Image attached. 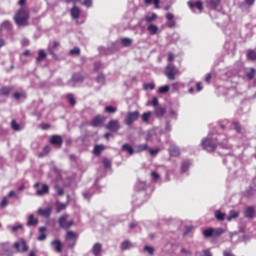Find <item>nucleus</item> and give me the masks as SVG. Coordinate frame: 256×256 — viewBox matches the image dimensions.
Wrapping results in <instances>:
<instances>
[{"label":"nucleus","mask_w":256,"mask_h":256,"mask_svg":"<svg viewBox=\"0 0 256 256\" xmlns=\"http://www.w3.org/2000/svg\"><path fill=\"white\" fill-rule=\"evenodd\" d=\"M147 149H149V146L147 144H140L137 146V153L147 151Z\"/></svg>","instance_id":"nucleus-46"},{"label":"nucleus","mask_w":256,"mask_h":256,"mask_svg":"<svg viewBox=\"0 0 256 256\" xmlns=\"http://www.w3.org/2000/svg\"><path fill=\"white\" fill-rule=\"evenodd\" d=\"M7 229L11 231V233H17V231L23 229V224L8 225Z\"/></svg>","instance_id":"nucleus-19"},{"label":"nucleus","mask_w":256,"mask_h":256,"mask_svg":"<svg viewBox=\"0 0 256 256\" xmlns=\"http://www.w3.org/2000/svg\"><path fill=\"white\" fill-rule=\"evenodd\" d=\"M47 57V53H45V50H39L38 51V57L36 58V61L40 62L43 61Z\"/></svg>","instance_id":"nucleus-37"},{"label":"nucleus","mask_w":256,"mask_h":256,"mask_svg":"<svg viewBox=\"0 0 256 256\" xmlns=\"http://www.w3.org/2000/svg\"><path fill=\"white\" fill-rule=\"evenodd\" d=\"M70 55H81V49L79 47H75L74 49L70 50Z\"/></svg>","instance_id":"nucleus-55"},{"label":"nucleus","mask_w":256,"mask_h":256,"mask_svg":"<svg viewBox=\"0 0 256 256\" xmlns=\"http://www.w3.org/2000/svg\"><path fill=\"white\" fill-rule=\"evenodd\" d=\"M232 127L237 131V133H241V125H239V123L233 122Z\"/></svg>","instance_id":"nucleus-59"},{"label":"nucleus","mask_w":256,"mask_h":256,"mask_svg":"<svg viewBox=\"0 0 256 256\" xmlns=\"http://www.w3.org/2000/svg\"><path fill=\"white\" fill-rule=\"evenodd\" d=\"M104 150H105L104 145H96L94 147L93 153H94V155H101V152H103Z\"/></svg>","instance_id":"nucleus-32"},{"label":"nucleus","mask_w":256,"mask_h":256,"mask_svg":"<svg viewBox=\"0 0 256 256\" xmlns=\"http://www.w3.org/2000/svg\"><path fill=\"white\" fill-rule=\"evenodd\" d=\"M101 251H103V245H101V243L94 244L92 248L93 255L95 256L101 255Z\"/></svg>","instance_id":"nucleus-17"},{"label":"nucleus","mask_w":256,"mask_h":256,"mask_svg":"<svg viewBox=\"0 0 256 256\" xmlns=\"http://www.w3.org/2000/svg\"><path fill=\"white\" fill-rule=\"evenodd\" d=\"M147 29L150 35H157V32L159 31V28L155 24H150Z\"/></svg>","instance_id":"nucleus-29"},{"label":"nucleus","mask_w":256,"mask_h":256,"mask_svg":"<svg viewBox=\"0 0 256 256\" xmlns=\"http://www.w3.org/2000/svg\"><path fill=\"white\" fill-rule=\"evenodd\" d=\"M121 43L124 47H131V45H133V40L130 38H122Z\"/></svg>","instance_id":"nucleus-33"},{"label":"nucleus","mask_w":256,"mask_h":256,"mask_svg":"<svg viewBox=\"0 0 256 256\" xmlns=\"http://www.w3.org/2000/svg\"><path fill=\"white\" fill-rule=\"evenodd\" d=\"M221 4V0H206V5L209 9L215 11L217 7Z\"/></svg>","instance_id":"nucleus-14"},{"label":"nucleus","mask_w":256,"mask_h":256,"mask_svg":"<svg viewBox=\"0 0 256 256\" xmlns=\"http://www.w3.org/2000/svg\"><path fill=\"white\" fill-rule=\"evenodd\" d=\"M143 89L145 90V91H153V89H155V83H144L143 84Z\"/></svg>","instance_id":"nucleus-40"},{"label":"nucleus","mask_w":256,"mask_h":256,"mask_svg":"<svg viewBox=\"0 0 256 256\" xmlns=\"http://www.w3.org/2000/svg\"><path fill=\"white\" fill-rule=\"evenodd\" d=\"M156 20H157V14H155V13L148 14V15L145 17L146 23H153V21H156Z\"/></svg>","instance_id":"nucleus-31"},{"label":"nucleus","mask_w":256,"mask_h":256,"mask_svg":"<svg viewBox=\"0 0 256 256\" xmlns=\"http://www.w3.org/2000/svg\"><path fill=\"white\" fill-rule=\"evenodd\" d=\"M175 25H176L175 20H168L167 27H169L170 29H173Z\"/></svg>","instance_id":"nucleus-64"},{"label":"nucleus","mask_w":256,"mask_h":256,"mask_svg":"<svg viewBox=\"0 0 256 256\" xmlns=\"http://www.w3.org/2000/svg\"><path fill=\"white\" fill-rule=\"evenodd\" d=\"M203 235L206 239H209V237H213V228L204 230Z\"/></svg>","instance_id":"nucleus-42"},{"label":"nucleus","mask_w":256,"mask_h":256,"mask_svg":"<svg viewBox=\"0 0 256 256\" xmlns=\"http://www.w3.org/2000/svg\"><path fill=\"white\" fill-rule=\"evenodd\" d=\"M145 187H146L145 182H138V183L136 184V186H135V189H136L137 191H143V190L145 189Z\"/></svg>","instance_id":"nucleus-48"},{"label":"nucleus","mask_w":256,"mask_h":256,"mask_svg":"<svg viewBox=\"0 0 256 256\" xmlns=\"http://www.w3.org/2000/svg\"><path fill=\"white\" fill-rule=\"evenodd\" d=\"M137 119H139V111L129 112L126 116L125 124L131 126Z\"/></svg>","instance_id":"nucleus-7"},{"label":"nucleus","mask_w":256,"mask_h":256,"mask_svg":"<svg viewBox=\"0 0 256 256\" xmlns=\"http://www.w3.org/2000/svg\"><path fill=\"white\" fill-rule=\"evenodd\" d=\"M67 99H68L70 105H72V106L75 105L76 101H75V97L73 96V94H68Z\"/></svg>","instance_id":"nucleus-56"},{"label":"nucleus","mask_w":256,"mask_h":256,"mask_svg":"<svg viewBox=\"0 0 256 256\" xmlns=\"http://www.w3.org/2000/svg\"><path fill=\"white\" fill-rule=\"evenodd\" d=\"M66 241H77V234L73 231L66 233Z\"/></svg>","instance_id":"nucleus-25"},{"label":"nucleus","mask_w":256,"mask_h":256,"mask_svg":"<svg viewBox=\"0 0 256 256\" xmlns=\"http://www.w3.org/2000/svg\"><path fill=\"white\" fill-rule=\"evenodd\" d=\"M27 227H37L39 225V219L35 218V215L30 214L26 223Z\"/></svg>","instance_id":"nucleus-11"},{"label":"nucleus","mask_w":256,"mask_h":256,"mask_svg":"<svg viewBox=\"0 0 256 256\" xmlns=\"http://www.w3.org/2000/svg\"><path fill=\"white\" fill-rule=\"evenodd\" d=\"M45 231H47L46 227H40L39 232L41 235L38 237V241H45L47 239V234H45Z\"/></svg>","instance_id":"nucleus-27"},{"label":"nucleus","mask_w":256,"mask_h":256,"mask_svg":"<svg viewBox=\"0 0 256 256\" xmlns=\"http://www.w3.org/2000/svg\"><path fill=\"white\" fill-rule=\"evenodd\" d=\"M105 111H106V113H117V107H115V106H106Z\"/></svg>","instance_id":"nucleus-50"},{"label":"nucleus","mask_w":256,"mask_h":256,"mask_svg":"<svg viewBox=\"0 0 256 256\" xmlns=\"http://www.w3.org/2000/svg\"><path fill=\"white\" fill-rule=\"evenodd\" d=\"M3 255L4 256H13V251L9 248H5Z\"/></svg>","instance_id":"nucleus-62"},{"label":"nucleus","mask_w":256,"mask_h":256,"mask_svg":"<svg viewBox=\"0 0 256 256\" xmlns=\"http://www.w3.org/2000/svg\"><path fill=\"white\" fill-rule=\"evenodd\" d=\"M68 219V214H64L59 218L58 223L62 229H70V227H73V220Z\"/></svg>","instance_id":"nucleus-4"},{"label":"nucleus","mask_w":256,"mask_h":256,"mask_svg":"<svg viewBox=\"0 0 256 256\" xmlns=\"http://www.w3.org/2000/svg\"><path fill=\"white\" fill-rule=\"evenodd\" d=\"M10 93H11V89L9 87H2L0 89V95H3L4 97H9Z\"/></svg>","instance_id":"nucleus-36"},{"label":"nucleus","mask_w":256,"mask_h":256,"mask_svg":"<svg viewBox=\"0 0 256 256\" xmlns=\"http://www.w3.org/2000/svg\"><path fill=\"white\" fill-rule=\"evenodd\" d=\"M166 112L167 110L161 106H157L154 111L156 117H163V115H165Z\"/></svg>","instance_id":"nucleus-21"},{"label":"nucleus","mask_w":256,"mask_h":256,"mask_svg":"<svg viewBox=\"0 0 256 256\" xmlns=\"http://www.w3.org/2000/svg\"><path fill=\"white\" fill-rule=\"evenodd\" d=\"M237 217H239V212L232 210L227 219L231 221L232 219H237Z\"/></svg>","instance_id":"nucleus-43"},{"label":"nucleus","mask_w":256,"mask_h":256,"mask_svg":"<svg viewBox=\"0 0 256 256\" xmlns=\"http://www.w3.org/2000/svg\"><path fill=\"white\" fill-rule=\"evenodd\" d=\"M67 3H81V5H84V7H92L93 6V0H67Z\"/></svg>","instance_id":"nucleus-15"},{"label":"nucleus","mask_w":256,"mask_h":256,"mask_svg":"<svg viewBox=\"0 0 256 256\" xmlns=\"http://www.w3.org/2000/svg\"><path fill=\"white\" fill-rule=\"evenodd\" d=\"M105 122V117L101 115H97L93 118L91 125L92 127H101L103 123Z\"/></svg>","instance_id":"nucleus-10"},{"label":"nucleus","mask_w":256,"mask_h":256,"mask_svg":"<svg viewBox=\"0 0 256 256\" xmlns=\"http://www.w3.org/2000/svg\"><path fill=\"white\" fill-rule=\"evenodd\" d=\"M189 167H191V162L189 160H185L184 162H182L181 172L187 173V171H189Z\"/></svg>","instance_id":"nucleus-26"},{"label":"nucleus","mask_w":256,"mask_h":256,"mask_svg":"<svg viewBox=\"0 0 256 256\" xmlns=\"http://www.w3.org/2000/svg\"><path fill=\"white\" fill-rule=\"evenodd\" d=\"M158 93H161V94L169 93V85L161 86V87L158 89Z\"/></svg>","instance_id":"nucleus-49"},{"label":"nucleus","mask_w":256,"mask_h":256,"mask_svg":"<svg viewBox=\"0 0 256 256\" xmlns=\"http://www.w3.org/2000/svg\"><path fill=\"white\" fill-rule=\"evenodd\" d=\"M11 128L13 129V131H21V129H23V126L17 124V121L12 120Z\"/></svg>","instance_id":"nucleus-39"},{"label":"nucleus","mask_w":256,"mask_h":256,"mask_svg":"<svg viewBox=\"0 0 256 256\" xmlns=\"http://www.w3.org/2000/svg\"><path fill=\"white\" fill-rule=\"evenodd\" d=\"M34 189H36L37 197H43L49 193V186L47 184H41L39 182L34 184Z\"/></svg>","instance_id":"nucleus-3"},{"label":"nucleus","mask_w":256,"mask_h":256,"mask_svg":"<svg viewBox=\"0 0 256 256\" xmlns=\"http://www.w3.org/2000/svg\"><path fill=\"white\" fill-rule=\"evenodd\" d=\"M49 142L51 145H55V147H61V145H63V137L59 135H52Z\"/></svg>","instance_id":"nucleus-9"},{"label":"nucleus","mask_w":256,"mask_h":256,"mask_svg":"<svg viewBox=\"0 0 256 256\" xmlns=\"http://www.w3.org/2000/svg\"><path fill=\"white\" fill-rule=\"evenodd\" d=\"M145 5H155V9H159L160 0H144Z\"/></svg>","instance_id":"nucleus-35"},{"label":"nucleus","mask_w":256,"mask_h":256,"mask_svg":"<svg viewBox=\"0 0 256 256\" xmlns=\"http://www.w3.org/2000/svg\"><path fill=\"white\" fill-rule=\"evenodd\" d=\"M7 205H9V200L7 199V197H4L0 203V207H2V209H5Z\"/></svg>","instance_id":"nucleus-57"},{"label":"nucleus","mask_w":256,"mask_h":256,"mask_svg":"<svg viewBox=\"0 0 256 256\" xmlns=\"http://www.w3.org/2000/svg\"><path fill=\"white\" fill-rule=\"evenodd\" d=\"M103 165L105 169H109L111 167V161L107 158L103 159Z\"/></svg>","instance_id":"nucleus-60"},{"label":"nucleus","mask_w":256,"mask_h":256,"mask_svg":"<svg viewBox=\"0 0 256 256\" xmlns=\"http://www.w3.org/2000/svg\"><path fill=\"white\" fill-rule=\"evenodd\" d=\"M150 118L151 112H145L144 114H142V120L144 121V123H147V121H149Z\"/></svg>","instance_id":"nucleus-53"},{"label":"nucleus","mask_w":256,"mask_h":256,"mask_svg":"<svg viewBox=\"0 0 256 256\" xmlns=\"http://www.w3.org/2000/svg\"><path fill=\"white\" fill-rule=\"evenodd\" d=\"M122 151H125L129 155H133V153H135V150L133 149V146H131L130 144H124L122 146Z\"/></svg>","instance_id":"nucleus-24"},{"label":"nucleus","mask_w":256,"mask_h":256,"mask_svg":"<svg viewBox=\"0 0 256 256\" xmlns=\"http://www.w3.org/2000/svg\"><path fill=\"white\" fill-rule=\"evenodd\" d=\"M51 153V146H45L43 152L39 154V157H44V155H49Z\"/></svg>","instance_id":"nucleus-47"},{"label":"nucleus","mask_w":256,"mask_h":256,"mask_svg":"<svg viewBox=\"0 0 256 256\" xmlns=\"http://www.w3.org/2000/svg\"><path fill=\"white\" fill-rule=\"evenodd\" d=\"M52 247H54L56 253H61L63 251V244L59 240H54L51 242Z\"/></svg>","instance_id":"nucleus-16"},{"label":"nucleus","mask_w":256,"mask_h":256,"mask_svg":"<svg viewBox=\"0 0 256 256\" xmlns=\"http://www.w3.org/2000/svg\"><path fill=\"white\" fill-rule=\"evenodd\" d=\"M14 21L18 27H27L29 25V9L20 8L14 16Z\"/></svg>","instance_id":"nucleus-2"},{"label":"nucleus","mask_w":256,"mask_h":256,"mask_svg":"<svg viewBox=\"0 0 256 256\" xmlns=\"http://www.w3.org/2000/svg\"><path fill=\"white\" fill-rule=\"evenodd\" d=\"M14 249H16L19 253H25L26 251H29V246H27V241L22 238L19 242L14 243Z\"/></svg>","instance_id":"nucleus-6"},{"label":"nucleus","mask_w":256,"mask_h":256,"mask_svg":"<svg viewBox=\"0 0 256 256\" xmlns=\"http://www.w3.org/2000/svg\"><path fill=\"white\" fill-rule=\"evenodd\" d=\"M106 129H108V131H112V133H117V130L121 129L119 120H110L106 125Z\"/></svg>","instance_id":"nucleus-8"},{"label":"nucleus","mask_w":256,"mask_h":256,"mask_svg":"<svg viewBox=\"0 0 256 256\" xmlns=\"http://www.w3.org/2000/svg\"><path fill=\"white\" fill-rule=\"evenodd\" d=\"M84 79H85V77H83V75H81V74L72 75V81H74V83H81L84 81Z\"/></svg>","instance_id":"nucleus-30"},{"label":"nucleus","mask_w":256,"mask_h":256,"mask_svg":"<svg viewBox=\"0 0 256 256\" xmlns=\"http://www.w3.org/2000/svg\"><path fill=\"white\" fill-rule=\"evenodd\" d=\"M57 47H59V42L57 41H54L52 45L48 47V52L50 55H52V57H55V49H57Z\"/></svg>","instance_id":"nucleus-20"},{"label":"nucleus","mask_w":256,"mask_h":256,"mask_svg":"<svg viewBox=\"0 0 256 256\" xmlns=\"http://www.w3.org/2000/svg\"><path fill=\"white\" fill-rule=\"evenodd\" d=\"M215 217L218 219V221H225V213L219 210L215 212Z\"/></svg>","instance_id":"nucleus-41"},{"label":"nucleus","mask_w":256,"mask_h":256,"mask_svg":"<svg viewBox=\"0 0 256 256\" xmlns=\"http://www.w3.org/2000/svg\"><path fill=\"white\" fill-rule=\"evenodd\" d=\"M70 15L71 17H73V19H77L78 17H80L81 15V9H79L78 7L74 6L71 11H70Z\"/></svg>","instance_id":"nucleus-18"},{"label":"nucleus","mask_w":256,"mask_h":256,"mask_svg":"<svg viewBox=\"0 0 256 256\" xmlns=\"http://www.w3.org/2000/svg\"><path fill=\"white\" fill-rule=\"evenodd\" d=\"M148 103L150 105H153V107H157L159 105V100L157 99V97H154L152 101H149Z\"/></svg>","instance_id":"nucleus-61"},{"label":"nucleus","mask_w":256,"mask_h":256,"mask_svg":"<svg viewBox=\"0 0 256 256\" xmlns=\"http://www.w3.org/2000/svg\"><path fill=\"white\" fill-rule=\"evenodd\" d=\"M188 7H190V9H198V11H200V13L203 11V2L201 1H196V2H193V1H189L188 2Z\"/></svg>","instance_id":"nucleus-13"},{"label":"nucleus","mask_w":256,"mask_h":256,"mask_svg":"<svg viewBox=\"0 0 256 256\" xmlns=\"http://www.w3.org/2000/svg\"><path fill=\"white\" fill-rule=\"evenodd\" d=\"M223 233V228L213 229V237H220V235H223Z\"/></svg>","instance_id":"nucleus-45"},{"label":"nucleus","mask_w":256,"mask_h":256,"mask_svg":"<svg viewBox=\"0 0 256 256\" xmlns=\"http://www.w3.org/2000/svg\"><path fill=\"white\" fill-rule=\"evenodd\" d=\"M246 57H247V59L249 61H255V59H256V52H255V50H248Z\"/></svg>","instance_id":"nucleus-34"},{"label":"nucleus","mask_w":256,"mask_h":256,"mask_svg":"<svg viewBox=\"0 0 256 256\" xmlns=\"http://www.w3.org/2000/svg\"><path fill=\"white\" fill-rule=\"evenodd\" d=\"M169 153H170L171 157H179L181 151L179 150L178 147L172 146V147L169 149Z\"/></svg>","instance_id":"nucleus-23"},{"label":"nucleus","mask_w":256,"mask_h":256,"mask_svg":"<svg viewBox=\"0 0 256 256\" xmlns=\"http://www.w3.org/2000/svg\"><path fill=\"white\" fill-rule=\"evenodd\" d=\"M254 215H255V207L248 206L244 208V217H246V219H253Z\"/></svg>","instance_id":"nucleus-12"},{"label":"nucleus","mask_w":256,"mask_h":256,"mask_svg":"<svg viewBox=\"0 0 256 256\" xmlns=\"http://www.w3.org/2000/svg\"><path fill=\"white\" fill-rule=\"evenodd\" d=\"M179 73V70H177V67L173 64H168L166 67L165 75L170 79V81L175 80V75Z\"/></svg>","instance_id":"nucleus-5"},{"label":"nucleus","mask_w":256,"mask_h":256,"mask_svg":"<svg viewBox=\"0 0 256 256\" xmlns=\"http://www.w3.org/2000/svg\"><path fill=\"white\" fill-rule=\"evenodd\" d=\"M38 214L41 215L42 217H50L51 215V208H40L38 209Z\"/></svg>","instance_id":"nucleus-22"},{"label":"nucleus","mask_w":256,"mask_h":256,"mask_svg":"<svg viewBox=\"0 0 256 256\" xmlns=\"http://www.w3.org/2000/svg\"><path fill=\"white\" fill-rule=\"evenodd\" d=\"M132 247H133V244L128 240L121 243V250L122 251H127V249H132Z\"/></svg>","instance_id":"nucleus-28"},{"label":"nucleus","mask_w":256,"mask_h":256,"mask_svg":"<svg viewBox=\"0 0 256 256\" xmlns=\"http://www.w3.org/2000/svg\"><path fill=\"white\" fill-rule=\"evenodd\" d=\"M96 82H98L100 85H105V75L104 74H99L96 77Z\"/></svg>","instance_id":"nucleus-44"},{"label":"nucleus","mask_w":256,"mask_h":256,"mask_svg":"<svg viewBox=\"0 0 256 256\" xmlns=\"http://www.w3.org/2000/svg\"><path fill=\"white\" fill-rule=\"evenodd\" d=\"M144 251H146L149 255H153L155 253V248H153L152 246L146 245L144 247Z\"/></svg>","instance_id":"nucleus-52"},{"label":"nucleus","mask_w":256,"mask_h":256,"mask_svg":"<svg viewBox=\"0 0 256 256\" xmlns=\"http://www.w3.org/2000/svg\"><path fill=\"white\" fill-rule=\"evenodd\" d=\"M14 99H16L17 101H19V99H21V97H25V93H21V92H16L13 95Z\"/></svg>","instance_id":"nucleus-58"},{"label":"nucleus","mask_w":256,"mask_h":256,"mask_svg":"<svg viewBox=\"0 0 256 256\" xmlns=\"http://www.w3.org/2000/svg\"><path fill=\"white\" fill-rule=\"evenodd\" d=\"M255 75H256V70H255V68H250V69L248 70V72L246 73V77H247L248 79H255Z\"/></svg>","instance_id":"nucleus-38"},{"label":"nucleus","mask_w":256,"mask_h":256,"mask_svg":"<svg viewBox=\"0 0 256 256\" xmlns=\"http://www.w3.org/2000/svg\"><path fill=\"white\" fill-rule=\"evenodd\" d=\"M181 253H182L183 255H187V256H190V255L193 254V252H191V250H187V249H185V248H182V249H181Z\"/></svg>","instance_id":"nucleus-63"},{"label":"nucleus","mask_w":256,"mask_h":256,"mask_svg":"<svg viewBox=\"0 0 256 256\" xmlns=\"http://www.w3.org/2000/svg\"><path fill=\"white\" fill-rule=\"evenodd\" d=\"M54 189H55V191H56V193H58V195L61 197V196H63L64 195V191H63V188H60V186L59 185H55L54 186Z\"/></svg>","instance_id":"nucleus-54"},{"label":"nucleus","mask_w":256,"mask_h":256,"mask_svg":"<svg viewBox=\"0 0 256 256\" xmlns=\"http://www.w3.org/2000/svg\"><path fill=\"white\" fill-rule=\"evenodd\" d=\"M93 190H89L86 192H83V197L84 199H87L89 201V199H91V197H93Z\"/></svg>","instance_id":"nucleus-51"},{"label":"nucleus","mask_w":256,"mask_h":256,"mask_svg":"<svg viewBox=\"0 0 256 256\" xmlns=\"http://www.w3.org/2000/svg\"><path fill=\"white\" fill-rule=\"evenodd\" d=\"M201 145L204 151H208V153L217 149V145L222 149H231V146L227 143V139H224L223 142H219V139L211 138L209 136L202 140Z\"/></svg>","instance_id":"nucleus-1"}]
</instances>
